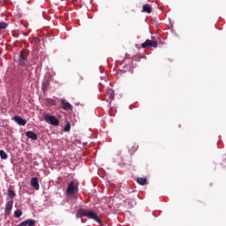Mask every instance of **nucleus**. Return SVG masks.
Returning <instances> with one entry per match:
<instances>
[{"mask_svg": "<svg viewBox=\"0 0 226 226\" xmlns=\"http://www.w3.org/2000/svg\"><path fill=\"white\" fill-rule=\"evenodd\" d=\"M79 216L82 218V216H86V218H89L90 220H94L97 222V223H102V220H100V217H98V215L94 213L93 210H87V209H79Z\"/></svg>", "mask_w": 226, "mask_h": 226, "instance_id": "f257e3e1", "label": "nucleus"}, {"mask_svg": "<svg viewBox=\"0 0 226 226\" xmlns=\"http://www.w3.org/2000/svg\"><path fill=\"white\" fill-rule=\"evenodd\" d=\"M77 192H79V185L75 181H71L67 185L66 195H68V197H73Z\"/></svg>", "mask_w": 226, "mask_h": 226, "instance_id": "f03ea898", "label": "nucleus"}, {"mask_svg": "<svg viewBox=\"0 0 226 226\" xmlns=\"http://www.w3.org/2000/svg\"><path fill=\"white\" fill-rule=\"evenodd\" d=\"M27 57H29V53L24 49L21 50L18 59L19 65L22 67L27 66V63H29V59H27Z\"/></svg>", "mask_w": 226, "mask_h": 226, "instance_id": "7ed1b4c3", "label": "nucleus"}, {"mask_svg": "<svg viewBox=\"0 0 226 226\" xmlns=\"http://www.w3.org/2000/svg\"><path fill=\"white\" fill-rule=\"evenodd\" d=\"M43 117L46 123L52 124V126H59V120H57L56 117L50 116L49 114H44Z\"/></svg>", "mask_w": 226, "mask_h": 226, "instance_id": "20e7f679", "label": "nucleus"}, {"mask_svg": "<svg viewBox=\"0 0 226 226\" xmlns=\"http://www.w3.org/2000/svg\"><path fill=\"white\" fill-rule=\"evenodd\" d=\"M142 49H147V47H153L156 49L158 47V42L156 41H151L147 39L145 42L141 43Z\"/></svg>", "mask_w": 226, "mask_h": 226, "instance_id": "39448f33", "label": "nucleus"}, {"mask_svg": "<svg viewBox=\"0 0 226 226\" xmlns=\"http://www.w3.org/2000/svg\"><path fill=\"white\" fill-rule=\"evenodd\" d=\"M105 102H112L114 100V90L108 88L104 94Z\"/></svg>", "mask_w": 226, "mask_h": 226, "instance_id": "423d86ee", "label": "nucleus"}, {"mask_svg": "<svg viewBox=\"0 0 226 226\" xmlns=\"http://www.w3.org/2000/svg\"><path fill=\"white\" fill-rule=\"evenodd\" d=\"M61 108L64 110H72L73 109V106L70 102H68L66 100L62 99V101H61Z\"/></svg>", "mask_w": 226, "mask_h": 226, "instance_id": "0eeeda50", "label": "nucleus"}, {"mask_svg": "<svg viewBox=\"0 0 226 226\" xmlns=\"http://www.w3.org/2000/svg\"><path fill=\"white\" fill-rule=\"evenodd\" d=\"M11 209H13V200H10L5 205V216H10L11 213Z\"/></svg>", "mask_w": 226, "mask_h": 226, "instance_id": "6e6552de", "label": "nucleus"}, {"mask_svg": "<svg viewBox=\"0 0 226 226\" xmlns=\"http://www.w3.org/2000/svg\"><path fill=\"white\" fill-rule=\"evenodd\" d=\"M13 119H14L15 123H17L20 126H26V124H27V121L26 119H23L22 117H20L17 115L14 116Z\"/></svg>", "mask_w": 226, "mask_h": 226, "instance_id": "1a4fd4ad", "label": "nucleus"}, {"mask_svg": "<svg viewBox=\"0 0 226 226\" xmlns=\"http://www.w3.org/2000/svg\"><path fill=\"white\" fill-rule=\"evenodd\" d=\"M26 137H27L28 139H31L32 140H38V134H36V132H34L32 131L26 132Z\"/></svg>", "mask_w": 226, "mask_h": 226, "instance_id": "9d476101", "label": "nucleus"}, {"mask_svg": "<svg viewBox=\"0 0 226 226\" xmlns=\"http://www.w3.org/2000/svg\"><path fill=\"white\" fill-rule=\"evenodd\" d=\"M31 186L34 188V190H40V183L38 182V177L31 178Z\"/></svg>", "mask_w": 226, "mask_h": 226, "instance_id": "9b49d317", "label": "nucleus"}, {"mask_svg": "<svg viewBox=\"0 0 226 226\" xmlns=\"http://www.w3.org/2000/svg\"><path fill=\"white\" fill-rule=\"evenodd\" d=\"M49 86H50V81L49 79H45L42 81L41 90L42 91H47V89H49Z\"/></svg>", "mask_w": 226, "mask_h": 226, "instance_id": "f8f14e48", "label": "nucleus"}, {"mask_svg": "<svg viewBox=\"0 0 226 226\" xmlns=\"http://www.w3.org/2000/svg\"><path fill=\"white\" fill-rule=\"evenodd\" d=\"M143 11L145 12V13H151V11H153V7H151V5H149V4H144L143 5Z\"/></svg>", "mask_w": 226, "mask_h": 226, "instance_id": "ddd939ff", "label": "nucleus"}, {"mask_svg": "<svg viewBox=\"0 0 226 226\" xmlns=\"http://www.w3.org/2000/svg\"><path fill=\"white\" fill-rule=\"evenodd\" d=\"M137 183L139 185H141V186H144V185L147 184V177H139V178H137Z\"/></svg>", "mask_w": 226, "mask_h": 226, "instance_id": "4468645a", "label": "nucleus"}, {"mask_svg": "<svg viewBox=\"0 0 226 226\" xmlns=\"http://www.w3.org/2000/svg\"><path fill=\"white\" fill-rule=\"evenodd\" d=\"M8 193V197H10L11 199V200H13L15 199V191L11 190V189H8L7 191Z\"/></svg>", "mask_w": 226, "mask_h": 226, "instance_id": "2eb2a0df", "label": "nucleus"}, {"mask_svg": "<svg viewBox=\"0 0 226 226\" xmlns=\"http://www.w3.org/2000/svg\"><path fill=\"white\" fill-rule=\"evenodd\" d=\"M0 158L2 160H8V154L4 150H0Z\"/></svg>", "mask_w": 226, "mask_h": 226, "instance_id": "dca6fc26", "label": "nucleus"}, {"mask_svg": "<svg viewBox=\"0 0 226 226\" xmlns=\"http://www.w3.org/2000/svg\"><path fill=\"white\" fill-rule=\"evenodd\" d=\"M26 225L34 226V225H36V221H34L33 219H28V220H26Z\"/></svg>", "mask_w": 226, "mask_h": 226, "instance_id": "f3484780", "label": "nucleus"}, {"mask_svg": "<svg viewBox=\"0 0 226 226\" xmlns=\"http://www.w3.org/2000/svg\"><path fill=\"white\" fill-rule=\"evenodd\" d=\"M14 215L16 216V218H20V216H22V210L18 209L14 212Z\"/></svg>", "mask_w": 226, "mask_h": 226, "instance_id": "a211bd4d", "label": "nucleus"}, {"mask_svg": "<svg viewBox=\"0 0 226 226\" xmlns=\"http://www.w3.org/2000/svg\"><path fill=\"white\" fill-rule=\"evenodd\" d=\"M72 130V124L70 123H67L64 128V132H70Z\"/></svg>", "mask_w": 226, "mask_h": 226, "instance_id": "6ab92c4d", "label": "nucleus"}, {"mask_svg": "<svg viewBox=\"0 0 226 226\" xmlns=\"http://www.w3.org/2000/svg\"><path fill=\"white\" fill-rule=\"evenodd\" d=\"M8 25L5 22H0V29H6Z\"/></svg>", "mask_w": 226, "mask_h": 226, "instance_id": "aec40b11", "label": "nucleus"}, {"mask_svg": "<svg viewBox=\"0 0 226 226\" xmlns=\"http://www.w3.org/2000/svg\"><path fill=\"white\" fill-rule=\"evenodd\" d=\"M18 226H27V221L20 222Z\"/></svg>", "mask_w": 226, "mask_h": 226, "instance_id": "412c9836", "label": "nucleus"}, {"mask_svg": "<svg viewBox=\"0 0 226 226\" xmlns=\"http://www.w3.org/2000/svg\"><path fill=\"white\" fill-rule=\"evenodd\" d=\"M48 103H54V100L52 99L48 100Z\"/></svg>", "mask_w": 226, "mask_h": 226, "instance_id": "4be33fe9", "label": "nucleus"}, {"mask_svg": "<svg viewBox=\"0 0 226 226\" xmlns=\"http://www.w3.org/2000/svg\"><path fill=\"white\" fill-rule=\"evenodd\" d=\"M78 80H84V78H82V76H79Z\"/></svg>", "mask_w": 226, "mask_h": 226, "instance_id": "5701e85b", "label": "nucleus"}, {"mask_svg": "<svg viewBox=\"0 0 226 226\" xmlns=\"http://www.w3.org/2000/svg\"><path fill=\"white\" fill-rule=\"evenodd\" d=\"M40 41V39L35 38V43H38Z\"/></svg>", "mask_w": 226, "mask_h": 226, "instance_id": "b1692460", "label": "nucleus"}, {"mask_svg": "<svg viewBox=\"0 0 226 226\" xmlns=\"http://www.w3.org/2000/svg\"><path fill=\"white\" fill-rule=\"evenodd\" d=\"M102 89H103V87H101L100 91H102Z\"/></svg>", "mask_w": 226, "mask_h": 226, "instance_id": "393cba45", "label": "nucleus"}]
</instances>
